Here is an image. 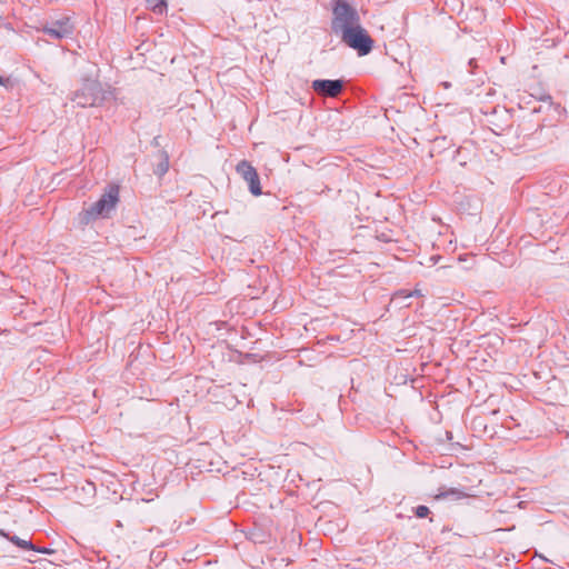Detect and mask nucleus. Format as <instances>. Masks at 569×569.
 <instances>
[{
	"label": "nucleus",
	"mask_w": 569,
	"mask_h": 569,
	"mask_svg": "<svg viewBox=\"0 0 569 569\" xmlns=\"http://www.w3.org/2000/svg\"><path fill=\"white\" fill-rule=\"evenodd\" d=\"M101 99V88L96 80H89L74 93L73 101L82 108L92 107Z\"/></svg>",
	"instance_id": "7ed1b4c3"
},
{
	"label": "nucleus",
	"mask_w": 569,
	"mask_h": 569,
	"mask_svg": "<svg viewBox=\"0 0 569 569\" xmlns=\"http://www.w3.org/2000/svg\"><path fill=\"white\" fill-rule=\"evenodd\" d=\"M39 551H40V552H43V553H50V552H51V551H50V550H48V549H40Z\"/></svg>",
	"instance_id": "ddd939ff"
},
{
	"label": "nucleus",
	"mask_w": 569,
	"mask_h": 569,
	"mask_svg": "<svg viewBox=\"0 0 569 569\" xmlns=\"http://www.w3.org/2000/svg\"><path fill=\"white\" fill-rule=\"evenodd\" d=\"M332 14L333 33L339 36L348 47L357 50L360 56L368 54L373 47V40L362 28L358 11L346 0H337Z\"/></svg>",
	"instance_id": "f257e3e1"
},
{
	"label": "nucleus",
	"mask_w": 569,
	"mask_h": 569,
	"mask_svg": "<svg viewBox=\"0 0 569 569\" xmlns=\"http://www.w3.org/2000/svg\"><path fill=\"white\" fill-rule=\"evenodd\" d=\"M0 84H1V86H4V84H6V81H4V79H3L1 76H0Z\"/></svg>",
	"instance_id": "4468645a"
},
{
	"label": "nucleus",
	"mask_w": 569,
	"mask_h": 569,
	"mask_svg": "<svg viewBox=\"0 0 569 569\" xmlns=\"http://www.w3.org/2000/svg\"><path fill=\"white\" fill-rule=\"evenodd\" d=\"M119 201V188L110 186L101 198L84 211L86 220L107 218L114 210Z\"/></svg>",
	"instance_id": "f03ea898"
},
{
	"label": "nucleus",
	"mask_w": 569,
	"mask_h": 569,
	"mask_svg": "<svg viewBox=\"0 0 569 569\" xmlns=\"http://www.w3.org/2000/svg\"><path fill=\"white\" fill-rule=\"evenodd\" d=\"M10 540L22 549H33V545L31 543V541L23 540L17 536L11 537Z\"/></svg>",
	"instance_id": "1a4fd4ad"
},
{
	"label": "nucleus",
	"mask_w": 569,
	"mask_h": 569,
	"mask_svg": "<svg viewBox=\"0 0 569 569\" xmlns=\"http://www.w3.org/2000/svg\"><path fill=\"white\" fill-rule=\"evenodd\" d=\"M72 24L68 18L53 22L50 27L43 28V32L54 39H62L72 33Z\"/></svg>",
	"instance_id": "423d86ee"
},
{
	"label": "nucleus",
	"mask_w": 569,
	"mask_h": 569,
	"mask_svg": "<svg viewBox=\"0 0 569 569\" xmlns=\"http://www.w3.org/2000/svg\"><path fill=\"white\" fill-rule=\"evenodd\" d=\"M429 513V508L426 506H419L416 509V516L419 518H425Z\"/></svg>",
	"instance_id": "9b49d317"
},
{
	"label": "nucleus",
	"mask_w": 569,
	"mask_h": 569,
	"mask_svg": "<svg viewBox=\"0 0 569 569\" xmlns=\"http://www.w3.org/2000/svg\"><path fill=\"white\" fill-rule=\"evenodd\" d=\"M342 81L341 80H315L312 81V89L321 96L337 97L342 90Z\"/></svg>",
	"instance_id": "39448f33"
},
{
	"label": "nucleus",
	"mask_w": 569,
	"mask_h": 569,
	"mask_svg": "<svg viewBox=\"0 0 569 569\" xmlns=\"http://www.w3.org/2000/svg\"><path fill=\"white\" fill-rule=\"evenodd\" d=\"M147 4L152 11L157 13H163L167 9L166 0H147Z\"/></svg>",
	"instance_id": "6e6552de"
},
{
	"label": "nucleus",
	"mask_w": 569,
	"mask_h": 569,
	"mask_svg": "<svg viewBox=\"0 0 569 569\" xmlns=\"http://www.w3.org/2000/svg\"><path fill=\"white\" fill-rule=\"evenodd\" d=\"M167 170H168V161H164L163 163H161L159 166V171L162 174V173L167 172Z\"/></svg>",
	"instance_id": "f8f14e48"
},
{
	"label": "nucleus",
	"mask_w": 569,
	"mask_h": 569,
	"mask_svg": "<svg viewBox=\"0 0 569 569\" xmlns=\"http://www.w3.org/2000/svg\"><path fill=\"white\" fill-rule=\"evenodd\" d=\"M420 290L416 289L413 291H407V290H400L397 293H395L393 299H400V298H409L413 296H420Z\"/></svg>",
	"instance_id": "9d476101"
},
{
	"label": "nucleus",
	"mask_w": 569,
	"mask_h": 569,
	"mask_svg": "<svg viewBox=\"0 0 569 569\" xmlns=\"http://www.w3.org/2000/svg\"><path fill=\"white\" fill-rule=\"evenodd\" d=\"M236 170L248 182L249 190L253 196L262 193L258 172L248 161H240Z\"/></svg>",
	"instance_id": "20e7f679"
},
{
	"label": "nucleus",
	"mask_w": 569,
	"mask_h": 569,
	"mask_svg": "<svg viewBox=\"0 0 569 569\" xmlns=\"http://www.w3.org/2000/svg\"><path fill=\"white\" fill-rule=\"evenodd\" d=\"M467 497H468V495L465 491L457 489V488H450V489H447V490H443V491H440L439 493H437L435 496V499H437V500H440V499L461 500Z\"/></svg>",
	"instance_id": "0eeeda50"
}]
</instances>
